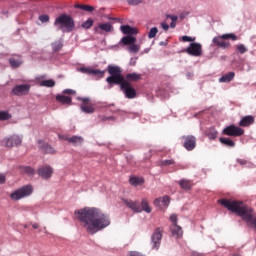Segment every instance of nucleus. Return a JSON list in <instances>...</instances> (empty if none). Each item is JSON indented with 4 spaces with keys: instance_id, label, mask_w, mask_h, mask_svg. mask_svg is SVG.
Listing matches in <instances>:
<instances>
[{
    "instance_id": "31",
    "label": "nucleus",
    "mask_w": 256,
    "mask_h": 256,
    "mask_svg": "<svg viewBox=\"0 0 256 256\" xmlns=\"http://www.w3.org/2000/svg\"><path fill=\"white\" fill-rule=\"evenodd\" d=\"M66 141L73 145H81V143H83V138L79 136H72L70 138H66Z\"/></svg>"
},
{
    "instance_id": "33",
    "label": "nucleus",
    "mask_w": 256,
    "mask_h": 256,
    "mask_svg": "<svg viewBox=\"0 0 256 256\" xmlns=\"http://www.w3.org/2000/svg\"><path fill=\"white\" fill-rule=\"evenodd\" d=\"M22 173H25V175H28L29 177H33V175H35V169H33V167L30 166H23L21 168Z\"/></svg>"
},
{
    "instance_id": "22",
    "label": "nucleus",
    "mask_w": 256,
    "mask_h": 256,
    "mask_svg": "<svg viewBox=\"0 0 256 256\" xmlns=\"http://www.w3.org/2000/svg\"><path fill=\"white\" fill-rule=\"evenodd\" d=\"M120 29L124 35H137V28H133L129 25H122Z\"/></svg>"
},
{
    "instance_id": "20",
    "label": "nucleus",
    "mask_w": 256,
    "mask_h": 256,
    "mask_svg": "<svg viewBox=\"0 0 256 256\" xmlns=\"http://www.w3.org/2000/svg\"><path fill=\"white\" fill-rule=\"evenodd\" d=\"M170 231L172 237H175V239H180V237H183V228L177 224H172L170 226Z\"/></svg>"
},
{
    "instance_id": "51",
    "label": "nucleus",
    "mask_w": 256,
    "mask_h": 256,
    "mask_svg": "<svg viewBox=\"0 0 256 256\" xmlns=\"http://www.w3.org/2000/svg\"><path fill=\"white\" fill-rule=\"evenodd\" d=\"M161 27H162V29H163L164 31H169V26H168L167 23L162 22V23H161Z\"/></svg>"
},
{
    "instance_id": "42",
    "label": "nucleus",
    "mask_w": 256,
    "mask_h": 256,
    "mask_svg": "<svg viewBox=\"0 0 256 256\" xmlns=\"http://www.w3.org/2000/svg\"><path fill=\"white\" fill-rule=\"evenodd\" d=\"M139 45L137 44H130L129 47H128V51H130V53H139Z\"/></svg>"
},
{
    "instance_id": "46",
    "label": "nucleus",
    "mask_w": 256,
    "mask_h": 256,
    "mask_svg": "<svg viewBox=\"0 0 256 256\" xmlns=\"http://www.w3.org/2000/svg\"><path fill=\"white\" fill-rule=\"evenodd\" d=\"M170 221H171L172 225H177L178 218H177L176 214H172L170 216Z\"/></svg>"
},
{
    "instance_id": "27",
    "label": "nucleus",
    "mask_w": 256,
    "mask_h": 256,
    "mask_svg": "<svg viewBox=\"0 0 256 256\" xmlns=\"http://www.w3.org/2000/svg\"><path fill=\"white\" fill-rule=\"evenodd\" d=\"M137 41V38L131 36V35H128V36H124L120 43L124 44V45H133L135 42Z\"/></svg>"
},
{
    "instance_id": "3",
    "label": "nucleus",
    "mask_w": 256,
    "mask_h": 256,
    "mask_svg": "<svg viewBox=\"0 0 256 256\" xmlns=\"http://www.w3.org/2000/svg\"><path fill=\"white\" fill-rule=\"evenodd\" d=\"M109 77L106 78L108 85H119V83H136V81H141V74L130 73L123 76V70L119 66H108Z\"/></svg>"
},
{
    "instance_id": "47",
    "label": "nucleus",
    "mask_w": 256,
    "mask_h": 256,
    "mask_svg": "<svg viewBox=\"0 0 256 256\" xmlns=\"http://www.w3.org/2000/svg\"><path fill=\"white\" fill-rule=\"evenodd\" d=\"M141 1H143V0H127V3L129 5H139V3H141Z\"/></svg>"
},
{
    "instance_id": "28",
    "label": "nucleus",
    "mask_w": 256,
    "mask_h": 256,
    "mask_svg": "<svg viewBox=\"0 0 256 256\" xmlns=\"http://www.w3.org/2000/svg\"><path fill=\"white\" fill-rule=\"evenodd\" d=\"M181 189L189 190L193 187V182L191 180L182 179L179 182Z\"/></svg>"
},
{
    "instance_id": "26",
    "label": "nucleus",
    "mask_w": 256,
    "mask_h": 256,
    "mask_svg": "<svg viewBox=\"0 0 256 256\" xmlns=\"http://www.w3.org/2000/svg\"><path fill=\"white\" fill-rule=\"evenodd\" d=\"M130 185H133L134 187H139V185H143L145 183V179L141 177H130L129 179Z\"/></svg>"
},
{
    "instance_id": "7",
    "label": "nucleus",
    "mask_w": 256,
    "mask_h": 256,
    "mask_svg": "<svg viewBox=\"0 0 256 256\" xmlns=\"http://www.w3.org/2000/svg\"><path fill=\"white\" fill-rule=\"evenodd\" d=\"M162 239H163V228L161 227L156 228L151 235L152 249H154L155 251H159V247H161Z\"/></svg>"
},
{
    "instance_id": "4",
    "label": "nucleus",
    "mask_w": 256,
    "mask_h": 256,
    "mask_svg": "<svg viewBox=\"0 0 256 256\" xmlns=\"http://www.w3.org/2000/svg\"><path fill=\"white\" fill-rule=\"evenodd\" d=\"M54 25L63 33H71L75 29V20L67 14H62L55 19Z\"/></svg>"
},
{
    "instance_id": "30",
    "label": "nucleus",
    "mask_w": 256,
    "mask_h": 256,
    "mask_svg": "<svg viewBox=\"0 0 256 256\" xmlns=\"http://www.w3.org/2000/svg\"><path fill=\"white\" fill-rule=\"evenodd\" d=\"M98 29L105 31V33H111L113 31V25L111 23H102L98 25Z\"/></svg>"
},
{
    "instance_id": "1",
    "label": "nucleus",
    "mask_w": 256,
    "mask_h": 256,
    "mask_svg": "<svg viewBox=\"0 0 256 256\" xmlns=\"http://www.w3.org/2000/svg\"><path fill=\"white\" fill-rule=\"evenodd\" d=\"M74 213L81 227H83L89 235H95V233H99V231H103V229L111 225L109 215L103 213V211L98 208H84L76 210Z\"/></svg>"
},
{
    "instance_id": "13",
    "label": "nucleus",
    "mask_w": 256,
    "mask_h": 256,
    "mask_svg": "<svg viewBox=\"0 0 256 256\" xmlns=\"http://www.w3.org/2000/svg\"><path fill=\"white\" fill-rule=\"evenodd\" d=\"M82 104L80 106L81 111L86 114H92L95 111V105L91 103L89 98H81Z\"/></svg>"
},
{
    "instance_id": "53",
    "label": "nucleus",
    "mask_w": 256,
    "mask_h": 256,
    "mask_svg": "<svg viewBox=\"0 0 256 256\" xmlns=\"http://www.w3.org/2000/svg\"><path fill=\"white\" fill-rule=\"evenodd\" d=\"M237 163H239V165H247V160L238 159Z\"/></svg>"
},
{
    "instance_id": "25",
    "label": "nucleus",
    "mask_w": 256,
    "mask_h": 256,
    "mask_svg": "<svg viewBox=\"0 0 256 256\" xmlns=\"http://www.w3.org/2000/svg\"><path fill=\"white\" fill-rule=\"evenodd\" d=\"M9 63L13 69H17V68L21 67V65H23V60H21V58L11 57L9 59Z\"/></svg>"
},
{
    "instance_id": "36",
    "label": "nucleus",
    "mask_w": 256,
    "mask_h": 256,
    "mask_svg": "<svg viewBox=\"0 0 256 256\" xmlns=\"http://www.w3.org/2000/svg\"><path fill=\"white\" fill-rule=\"evenodd\" d=\"M166 19H171L172 22L170 23V27L175 29L178 17L175 15H166Z\"/></svg>"
},
{
    "instance_id": "43",
    "label": "nucleus",
    "mask_w": 256,
    "mask_h": 256,
    "mask_svg": "<svg viewBox=\"0 0 256 256\" xmlns=\"http://www.w3.org/2000/svg\"><path fill=\"white\" fill-rule=\"evenodd\" d=\"M160 165H161L162 167H168V165H175V160H173V159H170V160H162V161L160 162Z\"/></svg>"
},
{
    "instance_id": "52",
    "label": "nucleus",
    "mask_w": 256,
    "mask_h": 256,
    "mask_svg": "<svg viewBox=\"0 0 256 256\" xmlns=\"http://www.w3.org/2000/svg\"><path fill=\"white\" fill-rule=\"evenodd\" d=\"M74 7H75V9H81L82 11L85 10V5H83V4H76Z\"/></svg>"
},
{
    "instance_id": "18",
    "label": "nucleus",
    "mask_w": 256,
    "mask_h": 256,
    "mask_svg": "<svg viewBox=\"0 0 256 256\" xmlns=\"http://www.w3.org/2000/svg\"><path fill=\"white\" fill-rule=\"evenodd\" d=\"M170 199L169 196H163L154 200V205L159 209H167L169 207Z\"/></svg>"
},
{
    "instance_id": "39",
    "label": "nucleus",
    "mask_w": 256,
    "mask_h": 256,
    "mask_svg": "<svg viewBox=\"0 0 256 256\" xmlns=\"http://www.w3.org/2000/svg\"><path fill=\"white\" fill-rule=\"evenodd\" d=\"M157 33H159V29L157 27L151 28L148 33V39H154V37H157Z\"/></svg>"
},
{
    "instance_id": "8",
    "label": "nucleus",
    "mask_w": 256,
    "mask_h": 256,
    "mask_svg": "<svg viewBox=\"0 0 256 256\" xmlns=\"http://www.w3.org/2000/svg\"><path fill=\"white\" fill-rule=\"evenodd\" d=\"M222 133L223 135H227L228 137H241L245 135V130H243V128L239 126L232 124L224 128Z\"/></svg>"
},
{
    "instance_id": "23",
    "label": "nucleus",
    "mask_w": 256,
    "mask_h": 256,
    "mask_svg": "<svg viewBox=\"0 0 256 256\" xmlns=\"http://www.w3.org/2000/svg\"><path fill=\"white\" fill-rule=\"evenodd\" d=\"M235 79V72H229L222 77H220L219 82L220 83H230V81H233Z\"/></svg>"
},
{
    "instance_id": "57",
    "label": "nucleus",
    "mask_w": 256,
    "mask_h": 256,
    "mask_svg": "<svg viewBox=\"0 0 256 256\" xmlns=\"http://www.w3.org/2000/svg\"><path fill=\"white\" fill-rule=\"evenodd\" d=\"M108 119H113V117H109Z\"/></svg>"
},
{
    "instance_id": "50",
    "label": "nucleus",
    "mask_w": 256,
    "mask_h": 256,
    "mask_svg": "<svg viewBox=\"0 0 256 256\" xmlns=\"http://www.w3.org/2000/svg\"><path fill=\"white\" fill-rule=\"evenodd\" d=\"M66 95H75V91L71 89H66L63 91Z\"/></svg>"
},
{
    "instance_id": "38",
    "label": "nucleus",
    "mask_w": 256,
    "mask_h": 256,
    "mask_svg": "<svg viewBox=\"0 0 256 256\" xmlns=\"http://www.w3.org/2000/svg\"><path fill=\"white\" fill-rule=\"evenodd\" d=\"M93 23H95L93 19L89 18L87 21L82 23L81 27L83 29H91L93 27Z\"/></svg>"
},
{
    "instance_id": "11",
    "label": "nucleus",
    "mask_w": 256,
    "mask_h": 256,
    "mask_svg": "<svg viewBox=\"0 0 256 256\" xmlns=\"http://www.w3.org/2000/svg\"><path fill=\"white\" fill-rule=\"evenodd\" d=\"M186 53L192 55V57H201L203 51L202 46L199 43H191L188 48H186Z\"/></svg>"
},
{
    "instance_id": "55",
    "label": "nucleus",
    "mask_w": 256,
    "mask_h": 256,
    "mask_svg": "<svg viewBox=\"0 0 256 256\" xmlns=\"http://www.w3.org/2000/svg\"><path fill=\"white\" fill-rule=\"evenodd\" d=\"M32 227H33V229H39V224L34 223V224H32Z\"/></svg>"
},
{
    "instance_id": "14",
    "label": "nucleus",
    "mask_w": 256,
    "mask_h": 256,
    "mask_svg": "<svg viewBox=\"0 0 256 256\" xmlns=\"http://www.w3.org/2000/svg\"><path fill=\"white\" fill-rule=\"evenodd\" d=\"M30 89H31V86L28 85V84L16 85L12 89V95H16L18 97H21V95H27V93H29Z\"/></svg>"
},
{
    "instance_id": "19",
    "label": "nucleus",
    "mask_w": 256,
    "mask_h": 256,
    "mask_svg": "<svg viewBox=\"0 0 256 256\" xmlns=\"http://www.w3.org/2000/svg\"><path fill=\"white\" fill-rule=\"evenodd\" d=\"M255 123V117L248 115L241 118L238 123L239 127H251Z\"/></svg>"
},
{
    "instance_id": "29",
    "label": "nucleus",
    "mask_w": 256,
    "mask_h": 256,
    "mask_svg": "<svg viewBox=\"0 0 256 256\" xmlns=\"http://www.w3.org/2000/svg\"><path fill=\"white\" fill-rule=\"evenodd\" d=\"M51 47H52V51L54 53H57L61 51V49H63V41L57 40L51 44Z\"/></svg>"
},
{
    "instance_id": "12",
    "label": "nucleus",
    "mask_w": 256,
    "mask_h": 256,
    "mask_svg": "<svg viewBox=\"0 0 256 256\" xmlns=\"http://www.w3.org/2000/svg\"><path fill=\"white\" fill-rule=\"evenodd\" d=\"M22 142L21 137H19L18 135H13L9 138H4L2 140V145L4 147H8L9 149H11V147H17V145H20Z\"/></svg>"
},
{
    "instance_id": "44",
    "label": "nucleus",
    "mask_w": 256,
    "mask_h": 256,
    "mask_svg": "<svg viewBox=\"0 0 256 256\" xmlns=\"http://www.w3.org/2000/svg\"><path fill=\"white\" fill-rule=\"evenodd\" d=\"M181 41L184 43H193L195 41V38H192L191 36H182Z\"/></svg>"
},
{
    "instance_id": "48",
    "label": "nucleus",
    "mask_w": 256,
    "mask_h": 256,
    "mask_svg": "<svg viewBox=\"0 0 256 256\" xmlns=\"http://www.w3.org/2000/svg\"><path fill=\"white\" fill-rule=\"evenodd\" d=\"M84 11H87L88 13H92V11H95V8L93 6L85 5Z\"/></svg>"
},
{
    "instance_id": "24",
    "label": "nucleus",
    "mask_w": 256,
    "mask_h": 256,
    "mask_svg": "<svg viewBox=\"0 0 256 256\" xmlns=\"http://www.w3.org/2000/svg\"><path fill=\"white\" fill-rule=\"evenodd\" d=\"M56 101L58 103H62V105H71V97L65 96V95H57L56 96Z\"/></svg>"
},
{
    "instance_id": "40",
    "label": "nucleus",
    "mask_w": 256,
    "mask_h": 256,
    "mask_svg": "<svg viewBox=\"0 0 256 256\" xmlns=\"http://www.w3.org/2000/svg\"><path fill=\"white\" fill-rule=\"evenodd\" d=\"M237 53H240L241 55L247 53V47L243 44H238L235 46Z\"/></svg>"
},
{
    "instance_id": "5",
    "label": "nucleus",
    "mask_w": 256,
    "mask_h": 256,
    "mask_svg": "<svg viewBox=\"0 0 256 256\" xmlns=\"http://www.w3.org/2000/svg\"><path fill=\"white\" fill-rule=\"evenodd\" d=\"M231 39V41H237L239 37L233 33L223 34L220 36H216L213 38L212 43L216 47H219L220 49H229L231 47V43L227 42V40Z\"/></svg>"
},
{
    "instance_id": "9",
    "label": "nucleus",
    "mask_w": 256,
    "mask_h": 256,
    "mask_svg": "<svg viewBox=\"0 0 256 256\" xmlns=\"http://www.w3.org/2000/svg\"><path fill=\"white\" fill-rule=\"evenodd\" d=\"M121 91L124 93L127 99H135L137 97V91L133 88L131 83H119Z\"/></svg>"
},
{
    "instance_id": "16",
    "label": "nucleus",
    "mask_w": 256,
    "mask_h": 256,
    "mask_svg": "<svg viewBox=\"0 0 256 256\" xmlns=\"http://www.w3.org/2000/svg\"><path fill=\"white\" fill-rule=\"evenodd\" d=\"M123 203L128 207V209H131L134 211V213H141V204H139V201H133L131 199H122Z\"/></svg>"
},
{
    "instance_id": "45",
    "label": "nucleus",
    "mask_w": 256,
    "mask_h": 256,
    "mask_svg": "<svg viewBox=\"0 0 256 256\" xmlns=\"http://www.w3.org/2000/svg\"><path fill=\"white\" fill-rule=\"evenodd\" d=\"M39 21H41V23H49V15H40Z\"/></svg>"
},
{
    "instance_id": "54",
    "label": "nucleus",
    "mask_w": 256,
    "mask_h": 256,
    "mask_svg": "<svg viewBox=\"0 0 256 256\" xmlns=\"http://www.w3.org/2000/svg\"><path fill=\"white\" fill-rule=\"evenodd\" d=\"M192 256H205V254H201V253L194 252V253L192 254Z\"/></svg>"
},
{
    "instance_id": "2",
    "label": "nucleus",
    "mask_w": 256,
    "mask_h": 256,
    "mask_svg": "<svg viewBox=\"0 0 256 256\" xmlns=\"http://www.w3.org/2000/svg\"><path fill=\"white\" fill-rule=\"evenodd\" d=\"M218 203L231 213L241 217L250 229H255L256 231V215L253 213V208L239 200L222 198L218 200Z\"/></svg>"
},
{
    "instance_id": "34",
    "label": "nucleus",
    "mask_w": 256,
    "mask_h": 256,
    "mask_svg": "<svg viewBox=\"0 0 256 256\" xmlns=\"http://www.w3.org/2000/svg\"><path fill=\"white\" fill-rule=\"evenodd\" d=\"M140 207L142 211H145V213H151V206H149V202L147 201V199H142Z\"/></svg>"
},
{
    "instance_id": "6",
    "label": "nucleus",
    "mask_w": 256,
    "mask_h": 256,
    "mask_svg": "<svg viewBox=\"0 0 256 256\" xmlns=\"http://www.w3.org/2000/svg\"><path fill=\"white\" fill-rule=\"evenodd\" d=\"M30 195H33V186L28 184L12 192L10 194V199H12V201H19L21 199H25V197H29Z\"/></svg>"
},
{
    "instance_id": "15",
    "label": "nucleus",
    "mask_w": 256,
    "mask_h": 256,
    "mask_svg": "<svg viewBox=\"0 0 256 256\" xmlns=\"http://www.w3.org/2000/svg\"><path fill=\"white\" fill-rule=\"evenodd\" d=\"M80 71L86 75H95V77H99V79L105 77V70L101 71L91 67H82L80 68Z\"/></svg>"
},
{
    "instance_id": "37",
    "label": "nucleus",
    "mask_w": 256,
    "mask_h": 256,
    "mask_svg": "<svg viewBox=\"0 0 256 256\" xmlns=\"http://www.w3.org/2000/svg\"><path fill=\"white\" fill-rule=\"evenodd\" d=\"M11 114L7 111H0V121H9L11 119Z\"/></svg>"
},
{
    "instance_id": "35",
    "label": "nucleus",
    "mask_w": 256,
    "mask_h": 256,
    "mask_svg": "<svg viewBox=\"0 0 256 256\" xmlns=\"http://www.w3.org/2000/svg\"><path fill=\"white\" fill-rule=\"evenodd\" d=\"M217 135L218 132L215 130V128H210L207 133L208 139H211L212 141H214V139H217Z\"/></svg>"
},
{
    "instance_id": "10",
    "label": "nucleus",
    "mask_w": 256,
    "mask_h": 256,
    "mask_svg": "<svg viewBox=\"0 0 256 256\" xmlns=\"http://www.w3.org/2000/svg\"><path fill=\"white\" fill-rule=\"evenodd\" d=\"M182 145L187 151H193L197 147V138L193 135H187L181 137Z\"/></svg>"
},
{
    "instance_id": "41",
    "label": "nucleus",
    "mask_w": 256,
    "mask_h": 256,
    "mask_svg": "<svg viewBox=\"0 0 256 256\" xmlns=\"http://www.w3.org/2000/svg\"><path fill=\"white\" fill-rule=\"evenodd\" d=\"M41 87H55V80H44L40 83Z\"/></svg>"
},
{
    "instance_id": "32",
    "label": "nucleus",
    "mask_w": 256,
    "mask_h": 256,
    "mask_svg": "<svg viewBox=\"0 0 256 256\" xmlns=\"http://www.w3.org/2000/svg\"><path fill=\"white\" fill-rule=\"evenodd\" d=\"M219 141L222 145H225L226 147H235V142L231 140L230 138H219Z\"/></svg>"
},
{
    "instance_id": "21",
    "label": "nucleus",
    "mask_w": 256,
    "mask_h": 256,
    "mask_svg": "<svg viewBox=\"0 0 256 256\" xmlns=\"http://www.w3.org/2000/svg\"><path fill=\"white\" fill-rule=\"evenodd\" d=\"M38 145L40 149H42L43 153L49 154V155H55V148H53L49 144L43 143V140H38Z\"/></svg>"
},
{
    "instance_id": "49",
    "label": "nucleus",
    "mask_w": 256,
    "mask_h": 256,
    "mask_svg": "<svg viewBox=\"0 0 256 256\" xmlns=\"http://www.w3.org/2000/svg\"><path fill=\"white\" fill-rule=\"evenodd\" d=\"M7 181V176L5 174H0V185H3Z\"/></svg>"
},
{
    "instance_id": "17",
    "label": "nucleus",
    "mask_w": 256,
    "mask_h": 256,
    "mask_svg": "<svg viewBox=\"0 0 256 256\" xmlns=\"http://www.w3.org/2000/svg\"><path fill=\"white\" fill-rule=\"evenodd\" d=\"M37 173L42 179H51L53 176V168L49 165L42 166L38 169Z\"/></svg>"
},
{
    "instance_id": "56",
    "label": "nucleus",
    "mask_w": 256,
    "mask_h": 256,
    "mask_svg": "<svg viewBox=\"0 0 256 256\" xmlns=\"http://www.w3.org/2000/svg\"><path fill=\"white\" fill-rule=\"evenodd\" d=\"M232 256H241L239 253H234Z\"/></svg>"
}]
</instances>
